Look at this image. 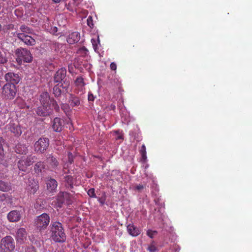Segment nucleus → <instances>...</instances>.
Listing matches in <instances>:
<instances>
[{"mask_svg":"<svg viewBox=\"0 0 252 252\" xmlns=\"http://www.w3.org/2000/svg\"><path fill=\"white\" fill-rule=\"evenodd\" d=\"M144 188V186L143 185H140V184L137 185L135 186V189L138 191L141 190Z\"/></svg>","mask_w":252,"mask_h":252,"instance_id":"nucleus-45","label":"nucleus"},{"mask_svg":"<svg viewBox=\"0 0 252 252\" xmlns=\"http://www.w3.org/2000/svg\"><path fill=\"white\" fill-rule=\"evenodd\" d=\"M97 200L101 205H104L106 200L105 193H104V195L103 196L101 197L97 198Z\"/></svg>","mask_w":252,"mask_h":252,"instance_id":"nucleus-37","label":"nucleus"},{"mask_svg":"<svg viewBox=\"0 0 252 252\" xmlns=\"http://www.w3.org/2000/svg\"><path fill=\"white\" fill-rule=\"evenodd\" d=\"M51 105H52V107L53 108H54L55 109V110H56V111H58L59 110L60 107L55 100H54L53 99H51Z\"/></svg>","mask_w":252,"mask_h":252,"instance_id":"nucleus-35","label":"nucleus"},{"mask_svg":"<svg viewBox=\"0 0 252 252\" xmlns=\"http://www.w3.org/2000/svg\"><path fill=\"white\" fill-rule=\"evenodd\" d=\"M1 248L4 252H10L15 248L13 238L10 236H6L2 239L1 241Z\"/></svg>","mask_w":252,"mask_h":252,"instance_id":"nucleus-7","label":"nucleus"},{"mask_svg":"<svg viewBox=\"0 0 252 252\" xmlns=\"http://www.w3.org/2000/svg\"><path fill=\"white\" fill-rule=\"evenodd\" d=\"M39 101L41 105L51 106V99L47 92H42L40 95Z\"/></svg>","mask_w":252,"mask_h":252,"instance_id":"nucleus-16","label":"nucleus"},{"mask_svg":"<svg viewBox=\"0 0 252 252\" xmlns=\"http://www.w3.org/2000/svg\"><path fill=\"white\" fill-rule=\"evenodd\" d=\"M52 112L51 106L41 105L37 108L36 113L39 116L46 117L50 115Z\"/></svg>","mask_w":252,"mask_h":252,"instance_id":"nucleus-13","label":"nucleus"},{"mask_svg":"<svg viewBox=\"0 0 252 252\" xmlns=\"http://www.w3.org/2000/svg\"><path fill=\"white\" fill-rule=\"evenodd\" d=\"M36 159V158L34 156L22 157L17 162V167L20 171L26 172L28 167L32 165Z\"/></svg>","mask_w":252,"mask_h":252,"instance_id":"nucleus-3","label":"nucleus"},{"mask_svg":"<svg viewBox=\"0 0 252 252\" xmlns=\"http://www.w3.org/2000/svg\"><path fill=\"white\" fill-rule=\"evenodd\" d=\"M87 193L88 195L92 198H96V196L95 195V192H94V188H91L88 190L87 191Z\"/></svg>","mask_w":252,"mask_h":252,"instance_id":"nucleus-34","label":"nucleus"},{"mask_svg":"<svg viewBox=\"0 0 252 252\" xmlns=\"http://www.w3.org/2000/svg\"><path fill=\"white\" fill-rule=\"evenodd\" d=\"M95 41L94 39H92V44H93V45L94 46V44H95L94 43H95Z\"/></svg>","mask_w":252,"mask_h":252,"instance_id":"nucleus-55","label":"nucleus"},{"mask_svg":"<svg viewBox=\"0 0 252 252\" xmlns=\"http://www.w3.org/2000/svg\"><path fill=\"white\" fill-rule=\"evenodd\" d=\"M72 69H73L72 67L71 68H70V67L69 66L68 67V70H69V72H70V73L72 72Z\"/></svg>","mask_w":252,"mask_h":252,"instance_id":"nucleus-53","label":"nucleus"},{"mask_svg":"<svg viewBox=\"0 0 252 252\" xmlns=\"http://www.w3.org/2000/svg\"><path fill=\"white\" fill-rule=\"evenodd\" d=\"M45 168V165L43 162L38 161L34 166V171L37 174L41 173Z\"/></svg>","mask_w":252,"mask_h":252,"instance_id":"nucleus-24","label":"nucleus"},{"mask_svg":"<svg viewBox=\"0 0 252 252\" xmlns=\"http://www.w3.org/2000/svg\"><path fill=\"white\" fill-rule=\"evenodd\" d=\"M157 233L156 231H153L151 230H148L147 232V234L150 238H153L154 236Z\"/></svg>","mask_w":252,"mask_h":252,"instance_id":"nucleus-40","label":"nucleus"},{"mask_svg":"<svg viewBox=\"0 0 252 252\" xmlns=\"http://www.w3.org/2000/svg\"><path fill=\"white\" fill-rule=\"evenodd\" d=\"M50 217L46 213L37 216L34 220V224L36 228L41 230L45 229L50 222Z\"/></svg>","mask_w":252,"mask_h":252,"instance_id":"nucleus-4","label":"nucleus"},{"mask_svg":"<svg viewBox=\"0 0 252 252\" xmlns=\"http://www.w3.org/2000/svg\"><path fill=\"white\" fill-rule=\"evenodd\" d=\"M47 163L51 165L52 168H56L59 165V162L57 158L52 155H49L47 158Z\"/></svg>","mask_w":252,"mask_h":252,"instance_id":"nucleus-25","label":"nucleus"},{"mask_svg":"<svg viewBox=\"0 0 252 252\" xmlns=\"http://www.w3.org/2000/svg\"><path fill=\"white\" fill-rule=\"evenodd\" d=\"M139 152L141 155V161L143 162L146 163L147 161V153H146V149L144 144L142 145L141 149L139 151Z\"/></svg>","mask_w":252,"mask_h":252,"instance_id":"nucleus-28","label":"nucleus"},{"mask_svg":"<svg viewBox=\"0 0 252 252\" xmlns=\"http://www.w3.org/2000/svg\"><path fill=\"white\" fill-rule=\"evenodd\" d=\"M77 53L83 56H86L88 54V50L84 47L80 48L78 51Z\"/></svg>","mask_w":252,"mask_h":252,"instance_id":"nucleus-33","label":"nucleus"},{"mask_svg":"<svg viewBox=\"0 0 252 252\" xmlns=\"http://www.w3.org/2000/svg\"><path fill=\"white\" fill-rule=\"evenodd\" d=\"M148 250L150 252H156L158 251L157 248L156 246L153 245H150L148 248Z\"/></svg>","mask_w":252,"mask_h":252,"instance_id":"nucleus-38","label":"nucleus"},{"mask_svg":"<svg viewBox=\"0 0 252 252\" xmlns=\"http://www.w3.org/2000/svg\"><path fill=\"white\" fill-rule=\"evenodd\" d=\"M70 195L66 192H60L57 196L58 206L61 207L63 203L65 201L69 203L70 199Z\"/></svg>","mask_w":252,"mask_h":252,"instance_id":"nucleus-9","label":"nucleus"},{"mask_svg":"<svg viewBox=\"0 0 252 252\" xmlns=\"http://www.w3.org/2000/svg\"><path fill=\"white\" fill-rule=\"evenodd\" d=\"M46 185L47 190L52 192L55 191L57 188L58 183L56 180L50 178L47 181Z\"/></svg>","mask_w":252,"mask_h":252,"instance_id":"nucleus-21","label":"nucleus"},{"mask_svg":"<svg viewBox=\"0 0 252 252\" xmlns=\"http://www.w3.org/2000/svg\"><path fill=\"white\" fill-rule=\"evenodd\" d=\"M121 116H122V117H124V113H123V110H122V109H121Z\"/></svg>","mask_w":252,"mask_h":252,"instance_id":"nucleus-54","label":"nucleus"},{"mask_svg":"<svg viewBox=\"0 0 252 252\" xmlns=\"http://www.w3.org/2000/svg\"><path fill=\"white\" fill-rule=\"evenodd\" d=\"M180 250V248L178 246H176L174 248V251L172 252H179Z\"/></svg>","mask_w":252,"mask_h":252,"instance_id":"nucleus-51","label":"nucleus"},{"mask_svg":"<svg viewBox=\"0 0 252 252\" xmlns=\"http://www.w3.org/2000/svg\"><path fill=\"white\" fill-rule=\"evenodd\" d=\"M116 134H118L116 137V139H122L123 138V135L117 132H116Z\"/></svg>","mask_w":252,"mask_h":252,"instance_id":"nucleus-48","label":"nucleus"},{"mask_svg":"<svg viewBox=\"0 0 252 252\" xmlns=\"http://www.w3.org/2000/svg\"><path fill=\"white\" fill-rule=\"evenodd\" d=\"M7 218L10 222L18 221L21 218V213L17 210L11 211L7 214Z\"/></svg>","mask_w":252,"mask_h":252,"instance_id":"nucleus-17","label":"nucleus"},{"mask_svg":"<svg viewBox=\"0 0 252 252\" xmlns=\"http://www.w3.org/2000/svg\"><path fill=\"white\" fill-rule=\"evenodd\" d=\"M25 252H37L35 248L33 247H29L25 249Z\"/></svg>","mask_w":252,"mask_h":252,"instance_id":"nucleus-41","label":"nucleus"},{"mask_svg":"<svg viewBox=\"0 0 252 252\" xmlns=\"http://www.w3.org/2000/svg\"><path fill=\"white\" fill-rule=\"evenodd\" d=\"M27 236V233L25 228H19L16 233V239L17 241L19 243H23L26 240Z\"/></svg>","mask_w":252,"mask_h":252,"instance_id":"nucleus-15","label":"nucleus"},{"mask_svg":"<svg viewBox=\"0 0 252 252\" xmlns=\"http://www.w3.org/2000/svg\"><path fill=\"white\" fill-rule=\"evenodd\" d=\"M68 162H69L70 164H71L73 161V157L72 153H71L70 152H69L68 153Z\"/></svg>","mask_w":252,"mask_h":252,"instance_id":"nucleus-44","label":"nucleus"},{"mask_svg":"<svg viewBox=\"0 0 252 252\" xmlns=\"http://www.w3.org/2000/svg\"><path fill=\"white\" fill-rule=\"evenodd\" d=\"M61 87L59 85V84L55 86L53 88V93L55 96L58 97L61 94L63 91L61 90Z\"/></svg>","mask_w":252,"mask_h":252,"instance_id":"nucleus-32","label":"nucleus"},{"mask_svg":"<svg viewBox=\"0 0 252 252\" xmlns=\"http://www.w3.org/2000/svg\"><path fill=\"white\" fill-rule=\"evenodd\" d=\"M49 145V140L47 138H40L34 144V151L39 153H43Z\"/></svg>","mask_w":252,"mask_h":252,"instance_id":"nucleus-6","label":"nucleus"},{"mask_svg":"<svg viewBox=\"0 0 252 252\" xmlns=\"http://www.w3.org/2000/svg\"><path fill=\"white\" fill-rule=\"evenodd\" d=\"M63 121L59 118H55L53 121L52 127L56 132H60L62 130Z\"/></svg>","mask_w":252,"mask_h":252,"instance_id":"nucleus-20","label":"nucleus"},{"mask_svg":"<svg viewBox=\"0 0 252 252\" xmlns=\"http://www.w3.org/2000/svg\"><path fill=\"white\" fill-rule=\"evenodd\" d=\"M149 167V165L148 164H146L145 166V169H147L148 167Z\"/></svg>","mask_w":252,"mask_h":252,"instance_id":"nucleus-56","label":"nucleus"},{"mask_svg":"<svg viewBox=\"0 0 252 252\" xmlns=\"http://www.w3.org/2000/svg\"><path fill=\"white\" fill-rule=\"evenodd\" d=\"M51 238L55 242L63 243L66 240V235L62 224L59 221H55L50 225Z\"/></svg>","mask_w":252,"mask_h":252,"instance_id":"nucleus-1","label":"nucleus"},{"mask_svg":"<svg viewBox=\"0 0 252 252\" xmlns=\"http://www.w3.org/2000/svg\"><path fill=\"white\" fill-rule=\"evenodd\" d=\"M55 3H59L61 0H52Z\"/></svg>","mask_w":252,"mask_h":252,"instance_id":"nucleus-52","label":"nucleus"},{"mask_svg":"<svg viewBox=\"0 0 252 252\" xmlns=\"http://www.w3.org/2000/svg\"><path fill=\"white\" fill-rule=\"evenodd\" d=\"M87 25L88 26H89L90 28H92L94 26L93 23V18L91 16H89L87 20Z\"/></svg>","mask_w":252,"mask_h":252,"instance_id":"nucleus-36","label":"nucleus"},{"mask_svg":"<svg viewBox=\"0 0 252 252\" xmlns=\"http://www.w3.org/2000/svg\"><path fill=\"white\" fill-rule=\"evenodd\" d=\"M74 84L77 88L76 90V93L79 94L81 93V94H83L85 83L83 77L81 76H78L74 81Z\"/></svg>","mask_w":252,"mask_h":252,"instance_id":"nucleus-14","label":"nucleus"},{"mask_svg":"<svg viewBox=\"0 0 252 252\" xmlns=\"http://www.w3.org/2000/svg\"><path fill=\"white\" fill-rule=\"evenodd\" d=\"M80 38V34L77 32H74L70 33L67 37V42L72 44L77 42Z\"/></svg>","mask_w":252,"mask_h":252,"instance_id":"nucleus-18","label":"nucleus"},{"mask_svg":"<svg viewBox=\"0 0 252 252\" xmlns=\"http://www.w3.org/2000/svg\"><path fill=\"white\" fill-rule=\"evenodd\" d=\"M17 87L12 83H6L1 88L0 94L3 99L11 100L16 96Z\"/></svg>","mask_w":252,"mask_h":252,"instance_id":"nucleus-2","label":"nucleus"},{"mask_svg":"<svg viewBox=\"0 0 252 252\" xmlns=\"http://www.w3.org/2000/svg\"><path fill=\"white\" fill-rule=\"evenodd\" d=\"M11 189V186L9 183L0 181V190L2 191H8Z\"/></svg>","mask_w":252,"mask_h":252,"instance_id":"nucleus-29","label":"nucleus"},{"mask_svg":"<svg viewBox=\"0 0 252 252\" xmlns=\"http://www.w3.org/2000/svg\"><path fill=\"white\" fill-rule=\"evenodd\" d=\"M27 189L34 194L38 189V182L32 178H29L26 181Z\"/></svg>","mask_w":252,"mask_h":252,"instance_id":"nucleus-12","label":"nucleus"},{"mask_svg":"<svg viewBox=\"0 0 252 252\" xmlns=\"http://www.w3.org/2000/svg\"><path fill=\"white\" fill-rule=\"evenodd\" d=\"M60 86L62 88L63 93H67L70 88V83L68 81H64L63 83Z\"/></svg>","mask_w":252,"mask_h":252,"instance_id":"nucleus-31","label":"nucleus"},{"mask_svg":"<svg viewBox=\"0 0 252 252\" xmlns=\"http://www.w3.org/2000/svg\"><path fill=\"white\" fill-rule=\"evenodd\" d=\"M15 152L19 154L26 155L28 152V146L25 144H18L16 146Z\"/></svg>","mask_w":252,"mask_h":252,"instance_id":"nucleus-23","label":"nucleus"},{"mask_svg":"<svg viewBox=\"0 0 252 252\" xmlns=\"http://www.w3.org/2000/svg\"><path fill=\"white\" fill-rule=\"evenodd\" d=\"M108 108L110 110H114L115 109L116 106L115 104H111L110 106H108Z\"/></svg>","mask_w":252,"mask_h":252,"instance_id":"nucleus-49","label":"nucleus"},{"mask_svg":"<svg viewBox=\"0 0 252 252\" xmlns=\"http://www.w3.org/2000/svg\"><path fill=\"white\" fill-rule=\"evenodd\" d=\"M110 68L113 70H116L117 69V65L116 64L113 62L110 64Z\"/></svg>","mask_w":252,"mask_h":252,"instance_id":"nucleus-47","label":"nucleus"},{"mask_svg":"<svg viewBox=\"0 0 252 252\" xmlns=\"http://www.w3.org/2000/svg\"><path fill=\"white\" fill-rule=\"evenodd\" d=\"M4 157V151L3 146L0 147V159H2Z\"/></svg>","mask_w":252,"mask_h":252,"instance_id":"nucleus-46","label":"nucleus"},{"mask_svg":"<svg viewBox=\"0 0 252 252\" xmlns=\"http://www.w3.org/2000/svg\"><path fill=\"white\" fill-rule=\"evenodd\" d=\"M82 0H72V2H69L66 5V8L70 11H73L75 10V7L77 6Z\"/></svg>","mask_w":252,"mask_h":252,"instance_id":"nucleus-26","label":"nucleus"},{"mask_svg":"<svg viewBox=\"0 0 252 252\" xmlns=\"http://www.w3.org/2000/svg\"><path fill=\"white\" fill-rule=\"evenodd\" d=\"M4 79L7 83H12L14 85L17 84L20 81L19 75L14 72H8L5 74Z\"/></svg>","mask_w":252,"mask_h":252,"instance_id":"nucleus-10","label":"nucleus"},{"mask_svg":"<svg viewBox=\"0 0 252 252\" xmlns=\"http://www.w3.org/2000/svg\"><path fill=\"white\" fill-rule=\"evenodd\" d=\"M127 230L129 234L135 237L140 233V230L133 224H129L127 226Z\"/></svg>","mask_w":252,"mask_h":252,"instance_id":"nucleus-22","label":"nucleus"},{"mask_svg":"<svg viewBox=\"0 0 252 252\" xmlns=\"http://www.w3.org/2000/svg\"><path fill=\"white\" fill-rule=\"evenodd\" d=\"M17 56V61L18 62L23 61L30 63L32 61V57L30 51L24 48L18 49L16 51Z\"/></svg>","mask_w":252,"mask_h":252,"instance_id":"nucleus-5","label":"nucleus"},{"mask_svg":"<svg viewBox=\"0 0 252 252\" xmlns=\"http://www.w3.org/2000/svg\"><path fill=\"white\" fill-rule=\"evenodd\" d=\"M58 32V29L56 27H51L49 30V32L53 34H55L57 33Z\"/></svg>","mask_w":252,"mask_h":252,"instance_id":"nucleus-43","label":"nucleus"},{"mask_svg":"<svg viewBox=\"0 0 252 252\" xmlns=\"http://www.w3.org/2000/svg\"><path fill=\"white\" fill-rule=\"evenodd\" d=\"M66 69L64 67L59 69L54 76V80L56 82H61L66 76Z\"/></svg>","mask_w":252,"mask_h":252,"instance_id":"nucleus-19","label":"nucleus"},{"mask_svg":"<svg viewBox=\"0 0 252 252\" xmlns=\"http://www.w3.org/2000/svg\"><path fill=\"white\" fill-rule=\"evenodd\" d=\"M65 181L71 186L72 183V177L70 176H66L65 177Z\"/></svg>","mask_w":252,"mask_h":252,"instance_id":"nucleus-42","label":"nucleus"},{"mask_svg":"<svg viewBox=\"0 0 252 252\" xmlns=\"http://www.w3.org/2000/svg\"><path fill=\"white\" fill-rule=\"evenodd\" d=\"M6 127L15 136H19L22 133L21 126L16 121H10L9 123L6 126Z\"/></svg>","mask_w":252,"mask_h":252,"instance_id":"nucleus-8","label":"nucleus"},{"mask_svg":"<svg viewBox=\"0 0 252 252\" xmlns=\"http://www.w3.org/2000/svg\"><path fill=\"white\" fill-rule=\"evenodd\" d=\"M5 144V141L4 139L0 137V147L3 146V145Z\"/></svg>","mask_w":252,"mask_h":252,"instance_id":"nucleus-50","label":"nucleus"},{"mask_svg":"<svg viewBox=\"0 0 252 252\" xmlns=\"http://www.w3.org/2000/svg\"><path fill=\"white\" fill-rule=\"evenodd\" d=\"M17 37L27 45L32 46L35 44V39L28 34L17 33Z\"/></svg>","mask_w":252,"mask_h":252,"instance_id":"nucleus-11","label":"nucleus"},{"mask_svg":"<svg viewBox=\"0 0 252 252\" xmlns=\"http://www.w3.org/2000/svg\"><path fill=\"white\" fill-rule=\"evenodd\" d=\"M69 103L70 106L72 107H75L80 105V101L78 97L72 95L70 98Z\"/></svg>","mask_w":252,"mask_h":252,"instance_id":"nucleus-30","label":"nucleus"},{"mask_svg":"<svg viewBox=\"0 0 252 252\" xmlns=\"http://www.w3.org/2000/svg\"><path fill=\"white\" fill-rule=\"evenodd\" d=\"M95 98V96H94L91 92H89L88 93V99L89 101L93 102Z\"/></svg>","mask_w":252,"mask_h":252,"instance_id":"nucleus-39","label":"nucleus"},{"mask_svg":"<svg viewBox=\"0 0 252 252\" xmlns=\"http://www.w3.org/2000/svg\"><path fill=\"white\" fill-rule=\"evenodd\" d=\"M125 120H126V117L125 118Z\"/></svg>","mask_w":252,"mask_h":252,"instance_id":"nucleus-57","label":"nucleus"},{"mask_svg":"<svg viewBox=\"0 0 252 252\" xmlns=\"http://www.w3.org/2000/svg\"><path fill=\"white\" fill-rule=\"evenodd\" d=\"M15 34H16V36H17L16 33H14V35H15Z\"/></svg>","mask_w":252,"mask_h":252,"instance_id":"nucleus-58","label":"nucleus"},{"mask_svg":"<svg viewBox=\"0 0 252 252\" xmlns=\"http://www.w3.org/2000/svg\"><path fill=\"white\" fill-rule=\"evenodd\" d=\"M20 31L21 32H16L17 33H25V34H31L32 33L33 30L30 28V27L25 25H22L20 27Z\"/></svg>","mask_w":252,"mask_h":252,"instance_id":"nucleus-27","label":"nucleus"}]
</instances>
